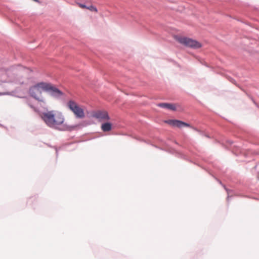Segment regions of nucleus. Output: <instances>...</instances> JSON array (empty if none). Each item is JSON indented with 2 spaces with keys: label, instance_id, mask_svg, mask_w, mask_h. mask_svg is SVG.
Wrapping results in <instances>:
<instances>
[{
  "label": "nucleus",
  "instance_id": "f257e3e1",
  "mask_svg": "<svg viewBox=\"0 0 259 259\" xmlns=\"http://www.w3.org/2000/svg\"><path fill=\"white\" fill-rule=\"evenodd\" d=\"M41 118L50 127L60 131H71L76 130L79 125H69L65 122V118L60 112L52 110L41 114Z\"/></svg>",
  "mask_w": 259,
  "mask_h": 259
},
{
  "label": "nucleus",
  "instance_id": "f03ea898",
  "mask_svg": "<svg viewBox=\"0 0 259 259\" xmlns=\"http://www.w3.org/2000/svg\"><path fill=\"white\" fill-rule=\"evenodd\" d=\"M47 87V82H38L30 88L29 90V93L31 96L38 101L45 102V100L41 96V93L42 91H46Z\"/></svg>",
  "mask_w": 259,
  "mask_h": 259
},
{
  "label": "nucleus",
  "instance_id": "7ed1b4c3",
  "mask_svg": "<svg viewBox=\"0 0 259 259\" xmlns=\"http://www.w3.org/2000/svg\"><path fill=\"white\" fill-rule=\"evenodd\" d=\"M67 107L72 112L75 116L78 118H83L85 117L83 107L79 105L73 100H70L67 103Z\"/></svg>",
  "mask_w": 259,
  "mask_h": 259
},
{
  "label": "nucleus",
  "instance_id": "20e7f679",
  "mask_svg": "<svg viewBox=\"0 0 259 259\" xmlns=\"http://www.w3.org/2000/svg\"><path fill=\"white\" fill-rule=\"evenodd\" d=\"M176 39L179 43L187 47L198 49L202 47L200 42L188 37L177 36Z\"/></svg>",
  "mask_w": 259,
  "mask_h": 259
},
{
  "label": "nucleus",
  "instance_id": "39448f33",
  "mask_svg": "<svg viewBox=\"0 0 259 259\" xmlns=\"http://www.w3.org/2000/svg\"><path fill=\"white\" fill-rule=\"evenodd\" d=\"M29 70L28 68L20 66L16 69V83L22 84L25 82V79L28 77Z\"/></svg>",
  "mask_w": 259,
  "mask_h": 259
},
{
  "label": "nucleus",
  "instance_id": "423d86ee",
  "mask_svg": "<svg viewBox=\"0 0 259 259\" xmlns=\"http://www.w3.org/2000/svg\"><path fill=\"white\" fill-rule=\"evenodd\" d=\"M92 116L99 121H107L110 119L108 114L106 111L99 110L92 113Z\"/></svg>",
  "mask_w": 259,
  "mask_h": 259
},
{
  "label": "nucleus",
  "instance_id": "0eeeda50",
  "mask_svg": "<svg viewBox=\"0 0 259 259\" xmlns=\"http://www.w3.org/2000/svg\"><path fill=\"white\" fill-rule=\"evenodd\" d=\"M48 87L46 92H49L50 94L55 97H59L63 95L62 92L52 84L47 82Z\"/></svg>",
  "mask_w": 259,
  "mask_h": 259
},
{
  "label": "nucleus",
  "instance_id": "6e6552de",
  "mask_svg": "<svg viewBox=\"0 0 259 259\" xmlns=\"http://www.w3.org/2000/svg\"><path fill=\"white\" fill-rule=\"evenodd\" d=\"M165 122L172 126L179 128H181L182 126L190 127V125L189 124L179 120H168Z\"/></svg>",
  "mask_w": 259,
  "mask_h": 259
},
{
  "label": "nucleus",
  "instance_id": "1a4fd4ad",
  "mask_svg": "<svg viewBox=\"0 0 259 259\" xmlns=\"http://www.w3.org/2000/svg\"><path fill=\"white\" fill-rule=\"evenodd\" d=\"M160 107L166 108L170 110H176V107L175 104L170 103H160L158 105Z\"/></svg>",
  "mask_w": 259,
  "mask_h": 259
},
{
  "label": "nucleus",
  "instance_id": "9d476101",
  "mask_svg": "<svg viewBox=\"0 0 259 259\" xmlns=\"http://www.w3.org/2000/svg\"><path fill=\"white\" fill-rule=\"evenodd\" d=\"M111 124L109 122H106L102 124L101 129L103 132H109L111 130Z\"/></svg>",
  "mask_w": 259,
  "mask_h": 259
},
{
  "label": "nucleus",
  "instance_id": "9b49d317",
  "mask_svg": "<svg viewBox=\"0 0 259 259\" xmlns=\"http://www.w3.org/2000/svg\"><path fill=\"white\" fill-rule=\"evenodd\" d=\"M87 9H88L91 11L95 12L96 13L98 12L97 9L93 5H91L90 6H87Z\"/></svg>",
  "mask_w": 259,
  "mask_h": 259
},
{
  "label": "nucleus",
  "instance_id": "f8f14e48",
  "mask_svg": "<svg viewBox=\"0 0 259 259\" xmlns=\"http://www.w3.org/2000/svg\"><path fill=\"white\" fill-rule=\"evenodd\" d=\"M76 4L81 9H87V6L84 4L79 3H77Z\"/></svg>",
  "mask_w": 259,
  "mask_h": 259
},
{
  "label": "nucleus",
  "instance_id": "ddd939ff",
  "mask_svg": "<svg viewBox=\"0 0 259 259\" xmlns=\"http://www.w3.org/2000/svg\"><path fill=\"white\" fill-rule=\"evenodd\" d=\"M2 95V94H1V93H0V95Z\"/></svg>",
  "mask_w": 259,
  "mask_h": 259
}]
</instances>
